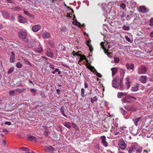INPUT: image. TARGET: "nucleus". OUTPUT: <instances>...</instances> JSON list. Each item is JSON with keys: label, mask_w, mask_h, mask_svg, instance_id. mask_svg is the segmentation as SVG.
<instances>
[{"label": "nucleus", "mask_w": 153, "mask_h": 153, "mask_svg": "<svg viewBox=\"0 0 153 153\" xmlns=\"http://www.w3.org/2000/svg\"><path fill=\"white\" fill-rule=\"evenodd\" d=\"M22 66V64L20 62H17L16 64V66L17 68H21Z\"/></svg>", "instance_id": "473e14b6"}, {"label": "nucleus", "mask_w": 153, "mask_h": 153, "mask_svg": "<svg viewBox=\"0 0 153 153\" xmlns=\"http://www.w3.org/2000/svg\"><path fill=\"white\" fill-rule=\"evenodd\" d=\"M120 85V86L119 87V89L120 90H124L125 88H126V87H124L123 85H122V83L121 84V82L120 83V85Z\"/></svg>", "instance_id": "e433bc0d"}, {"label": "nucleus", "mask_w": 153, "mask_h": 153, "mask_svg": "<svg viewBox=\"0 0 153 153\" xmlns=\"http://www.w3.org/2000/svg\"><path fill=\"white\" fill-rule=\"evenodd\" d=\"M77 22H78V21H77V20H74L73 22V24L74 25H76V24L77 23Z\"/></svg>", "instance_id": "338daca9"}, {"label": "nucleus", "mask_w": 153, "mask_h": 153, "mask_svg": "<svg viewBox=\"0 0 153 153\" xmlns=\"http://www.w3.org/2000/svg\"><path fill=\"white\" fill-rule=\"evenodd\" d=\"M120 7L123 9H124L126 7L125 4L124 3H122L120 5Z\"/></svg>", "instance_id": "3c124183"}, {"label": "nucleus", "mask_w": 153, "mask_h": 153, "mask_svg": "<svg viewBox=\"0 0 153 153\" xmlns=\"http://www.w3.org/2000/svg\"><path fill=\"white\" fill-rule=\"evenodd\" d=\"M31 92L33 94V95H35V93L36 92V90L35 89L32 88L30 90Z\"/></svg>", "instance_id": "ea45409f"}, {"label": "nucleus", "mask_w": 153, "mask_h": 153, "mask_svg": "<svg viewBox=\"0 0 153 153\" xmlns=\"http://www.w3.org/2000/svg\"><path fill=\"white\" fill-rule=\"evenodd\" d=\"M1 131L5 133L6 134L8 133V131L6 129H1Z\"/></svg>", "instance_id": "864d4df0"}, {"label": "nucleus", "mask_w": 153, "mask_h": 153, "mask_svg": "<svg viewBox=\"0 0 153 153\" xmlns=\"http://www.w3.org/2000/svg\"><path fill=\"white\" fill-rule=\"evenodd\" d=\"M18 35L19 38L23 39H25L27 36L26 30L22 29L19 30L18 32Z\"/></svg>", "instance_id": "f03ea898"}, {"label": "nucleus", "mask_w": 153, "mask_h": 153, "mask_svg": "<svg viewBox=\"0 0 153 153\" xmlns=\"http://www.w3.org/2000/svg\"><path fill=\"white\" fill-rule=\"evenodd\" d=\"M86 95L85 94V90L83 88H82L81 89V96L83 98Z\"/></svg>", "instance_id": "c756f323"}, {"label": "nucleus", "mask_w": 153, "mask_h": 153, "mask_svg": "<svg viewBox=\"0 0 153 153\" xmlns=\"http://www.w3.org/2000/svg\"><path fill=\"white\" fill-rule=\"evenodd\" d=\"M120 73L122 76H124L125 73V71L123 69H121L120 71Z\"/></svg>", "instance_id": "49530a36"}, {"label": "nucleus", "mask_w": 153, "mask_h": 153, "mask_svg": "<svg viewBox=\"0 0 153 153\" xmlns=\"http://www.w3.org/2000/svg\"><path fill=\"white\" fill-rule=\"evenodd\" d=\"M44 150L47 152L52 153L55 151V148L52 146H47L45 147Z\"/></svg>", "instance_id": "423d86ee"}, {"label": "nucleus", "mask_w": 153, "mask_h": 153, "mask_svg": "<svg viewBox=\"0 0 153 153\" xmlns=\"http://www.w3.org/2000/svg\"><path fill=\"white\" fill-rule=\"evenodd\" d=\"M127 128L125 126H123L121 127V129H122V130L121 131L123 132H127L128 131V130L126 129Z\"/></svg>", "instance_id": "72a5a7b5"}, {"label": "nucleus", "mask_w": 153, "mask_h": 153, "mask_svg": "<svg viewBox=\"0 0 153 153\" xmlns=\"http://www.w3.org/2000/svg\"><path fill=\"white\" fill-rule=\"evenodd\" d=\"M126 149L128 153H141L143 150V147L137 143L132 144L131 146L126 148Z\"/></svg>", "instance_id": "f257e3e1"}, {"label": "nucleus", "mask_w": 153, "mask_h": 153, "mask_svg": "<svg viewBox=\"0 0 153 153\" xmlns=\"http://www.w3.org/2000/svg\"><path fill=\"white\" fill-rule=\"evenodd\" d=\"M111 70L112 76H114L117 72V69L116 68H113L111 69Z\"/></svg>", "instance_id": "393cba45"}, {"label": "nucleus", "mask_w": 153, "mask_h": 153, "mask_svg": "<svg viewBox=\"0 0 153 153\" xmlns=\"http://www.w3.org/2000/svg\"><path fill=\"white\" fill-rule=\"evenodd\" d=\"M114 62L115 63H117L119 62L120 60L119 58L115 57H114Z\"/></svg>", "instance_id": "4c0bfd02"}, {"label": "nucleus", "mask_w": 153, "mask_h": 153, "mask_svg": "<svg viewBox=\"0 0 153 153\" xmlns=\"http://www.w3.org/2000/svg\"><path fill=\"white\" fill-rule=\"evenodd\" d=\"M2 143L4 145H5L7 144L6 141L4 140H3L2 141Z\"/></svg>", "instance_id": "0e129e2a"}, {"label": "nucleus", "mask_w": 153, "mask_h": 153, "mask_svg": "<svg viewBox=\"0 0 153 153\" xmlns=\"http://www.w3.org/2000/svg\"><path fill=\"white\" fill-rule=\"evenodd\" d=\"M12 9L15 11H19L21 10V8L19 7L16 6L12 8Z\"/></svg>", "instance_id": "c9c22d12"}, {"label": "nucleus", "mask_w": 153, "mask_h": 153, "mask_svg": "<svg viewBox=\"0 0 153 153\" xmlns=\"http://www.w3.org/2000/svg\"><path fill=\"white\" fill-rule=\"evenodd\" d=\"M41 28V26L40 25H35L32 27V30L33 32H36L40 30Z\"/></svg>", "instance_id": "9b49d317"}, {"label": "nucleus", "mask_w": 153, "mask_h": 153, "mask_svg": "<svg viewBox=\"0 0 153 153\" xmlns=\"http://www.w3.org/2000/svg\"><path fill=\"white\" fill-rule=\"evenodd\" d=\"M150 25L153 27V18H151L150 21Z\"/></svg>", "instance_id": "de8ad7c7"}, {"label": "nucleus", "mask_w": 153, "mask_h": 153, "mask_svg": "<svg viewBox=\"0 0 153 153\" xmlns=\"http://www.w3.org/2000/svg\"><path fill=\"white\" fill-rule=\"evenodd\" d=\"M108 50H106L104 51V52L109 57L111 58L112 57V54L111 53L108 52Z\"/></svg>", "instance_id": "c85d7f7f"}, {"label": "nucleus", "mask_w": 153, "mask_h": 153, "mask_svg": "<svg viewBox=\"0 0 153 153\" xmlns=\"http://www.w3.org/2000/svg\"><path fill=\"white\" fill-rule=\"evenodd\" d=\"M17 19L18 21L20 23H25L27 22V19L19 14L18 15Z\"/></svg>", "instance_id": "1a4fd4ad"}, {"label": "nucleus", "mask_w": 153, "mask_h": 153, "mask_svg": "<svg viewBox=\"0 0 153 153\" xmlns=\"http://www.w3.org/2000/svg\"><path fill=\"white\" fill-rule=\"evenodd\" d=\"M25 41L27 42V47L28 48H31L34 45V41L33 40H29L26 39Z\"/></svg>", "instance_id": "6e6552de"}, {"label": "nucleus", "mask_w": 153, "mask_h": 153, "mask_svg": "<svg viewBox=\"0 0 153 153\" xmlns=\"http://www.w3.org/2000/svg\"><path fill=\"white\" fill-rule=\"evenodd\" d=\"M142 117H136L134 118L133 119V120L134 122V123L136 126H138V123L139 120Z\"/></svg>", "instance_id": "aec40b11"}, {"label": "nucleus", "mask_w": 153, "mask_h": 153, "mask_svg": "<svg viewBox=\"0 0 153 153\" xmlns=\"http://www.w3.org/2000/svg\"><path fill=\"white\" fill-rule=\"evenodd\" d=\"M63 125L66 127L70 128L71 126V123L69 122H65L63 124Z\"/></svg>", "instance_id": "4be33fe9"}, {"label": "nucleus", "mask_w": 153, "mask_h": 153, "mask_svg": "<svg viewBox=\"0 0 153 153\" xmlns=\"http://www.w3.org/2000/svg\"><path fill=\"white\" fill-rule=\"evenodd\" d=\"M59 68H56L55 69V70L52 71L51 73L53 74H54L56 72H58V71H59Z\"/></svg>", "instance_id": "13d9d810"}, {"label": "nucleus", "mask_w": 153, "mask_h": 153, "mask_svg": "<svg viewBox=\"0 0 153 153\" xmlns=\"http://www.w3.org/2000/svg\"><path fill=\"white\" fill-rule=\"evenodd\" d=\"M126 66L128 70H133L134 68V65L133 64L128 63L126 64Z\"/></svg>", "instance_id": "f3484780"}, {"label": "nucleus", "mask_w": 153, "mask_h": 153, "mask_svg": "<svg viewBox=\"0 0 153 153\" xmlns=\"http://www.w3.org/2000/svg\"><path fill=\"white\" fill-rule=\"evenodd\" d=\"M42 36L44 38L48 39L50 37L51 35L49 33L46 32L42 34Z\"/></svg>", "instance_id": "dca6fc26"}, {"label": "nucleus", "mask_w": 153, "mask_h": 153, "mask_svg": "<svg viewBox=\"0 0 153 153\" xmlns=\"http://www.w3.org/2000/svg\"><path fill=\"white\" fill-rule=\"evenodd\" d=\"M139 84H137L134 87H132L131 88V91H135L138 90Z\"/></svg>", "instance_id": "5701e85b"}, {"label": "nucleus", "mask_w": 153, "mask_h": 153, "mask_svg": "<svg viewBox=\"0 0 153 153\" xmlns=\"http://www.w3.org/2000/svg\"><path fill=\"white\" fill-rule=\"evenodd\" d=\"M2 15L6 19H8L9 18V16L8 12L6 11L3 12Z\"/></svg>", "instance_id": "b1692460"}, {"label": "nucleus", "mask_w": 153, "mask_h": 153, "mask_svg": "<svg viewBox=\"0 0 153 153\" xmlns=\"http://www.w3.org/2000/svg\"><path fill=\"white\" fill-rule=\"evenodd\" d=\"M100 139L101 140V142L103 146L105 147H107L108 146V143L106 141V137L105 136H102L100 137Z\"/></svg>", "instance_id": "9d476101"}, {"label": "nucleus", "mask_w": 153, "mask_h": 153, "mask_svg": "<svg viewBox=\"0 0 153 153\" xmlns=\"http://www.w3.org/2000/svg\"><path fill=\"white\" fill-rule=\"evenodd\" d=\"M125 108L128 111H135L137 108L133 106H125Z\"/></svg>", "instance_id": "ddd939ff"}, {"label": "nucleus", "mask_w": 153, "mask_h": 153, "mask_svg": "<svg viewBox=\"0 0 153 153\" xmlns=\"http://www.w3.org/2000/svg\"><path fill=\"white\" fill-rule=\"evenodd\" d=\"M94 73V74H96V73H97V76L99 77H102V75L101 74L99 73H97V72L96 71H95L93 72Z\"/></svg>", "instance_id": "5fc2aeb1"}, {"label": "nucleus", "mask_w": 153, "mask_h": 153, "mask_svg": "<svg viewBox=\"0 0 153 153\" xmlns=\"http://www.w3.org/2000/svg\"><path fill=\"white\" fill-rule=\"evenodd\" d=\"M15 90H11L9 91V93L10 95L13 96L15 93Z\"/></svg>", "instance_id": "8fccbe9b"}, {"label": "nucleus", "mask_w": 153, "mask_h": 153, "mask_svg": "<svg viewBox=\"0 0 153 153\" xmlns=\"http://www.w3.org/2000/svg\"><path fill=\"white\" fill-rule=\"evenodd\" d=\"M139 80L143 83H146L147 80V77L146 76H141L139 78Z\"/></svg>", "instance_id": "f8f14e48"}, {"label": "nucleus", "mask_w": 153, "mask_h": 153, "mask_svg": "<svg viewBox=\"0 0 153 153\" xmlns=\"http://www.w3.org/2000/svg\"><path fill=\"white\" fill-rule=\"evenodd\" d=\"M121 113L123 114L124 116L126 115L127 113V111H126L123 108H121L120 109Z\"/></svg>", "instance_id": "2f4dec72"}, {"label": "nucleus", "mask_w": 153, "mask_h": 153, "mask_svg": "<svg viewBox=\"0 0 153 153\" xmlns=\"http://www.w3.org/2000/svg\"><path fill=\"white\" fill-rule=\"evenodd\" d=\"M118 145L121 149L123 150L126 147V144L125 141L123 139H120L119 140Z\"/></svg>", "instance_id": "39448f33"}, {"label": "nucleus", "mask_w": 153, "mask_h": 153, "mask_svg": "<svg viewBox=\"0 0 153 153\" xmlns=\"http://www.w3.org/2000/svg\"><path fill=\"white\" fill-rule=\"evenodd\" d=\"M6 2L11 4L14 3V0H6Z\"/></svg>", "instance_id": "4d7b16f0"}, {"label": "nucleus", "mask_w": 153, "mask_h": 153, "mask_svg": "<svg viewBox=\"0 0 153 153\" xmlns=\"http://www.w3.org/2000/svg\"><path fill=\"white\" fill-rule=\"evenodd\" d=\"M47 55L50 57L53 58L54 56L53 52L50 49H48L46 50Z\"/></svg>", "instance_id": "4468645a"}, {"label": "nucleus", "mask_w": 153, "mask_h": 153, "mask_svg": "<svg viewBox=\"0 0 153 153\" xmlns=\"http://www.w3.org/2000/svg\"><path fill=\"white\" fill-rule=\"evenodd\" d=\"M147 72V69L144 65H142L138 69V73L140 74H146Z\"/></svg>", "instance_id": "20e7f679"}, {"label": "nucleus", "mask_w": 153, "mask_h": 153, "mask_svg": "<svg viewBox=\"0 0 153 153\" xmlns=\"http://www.w3.org/2000/svg\"><path fill=\"white\" fill-rule=\"evenodd\" d=\"M27 137L28 140L30 141L36 140V137H35L32 135H29Z\"/></svg>", "instance_id": "cd10ccee"}, {"label": "nucleus", "mask_w": 153, "mask_h": 153, "mask_svg": "<svg viewBox=\"0 0 153 153\" xmlns=\"http://www.w3.org/2000/svg\"><path fill=\"white\" fill-rule=\"evenodd\" d=\"M36 51L39 53H41L43 51V48L40 44H39V46L38 48L36 49Z\"/></svg>", "instance_id": "412c9836"}, {"label": "nucleus", "mask_w": 153, "mask_h": 153, "mask_svg": "<svg viewBox=\"0 0 153 153\" xmlns=\"http://www.w3.org/2000/svg\"><path fill=\"white\" fill-rule=\"evenodd\" d=\"M48 42L49 44L51 46V47H53L54 43L51 40L49 41Z\"/></svg>", "instance_id": "a18cd8bd"}, {"label": "nucleus", "mask_w": 153, "mask_h": 153, "mask_svg": "<svg viewBox=\"0 0 153 153\" xmlns=\"http://www.w3.org/2000/svg\"><path fill=\"white\" fill-rule=\"evenodd\" d=\"M106 4H104V3L102 4V8L103 10H107L105 8V6H106Z\"/></svg>", "instance_id": "bf43d9fd"}, {"label": "nucleus", "mask_w": 153, "mask_h": 153, "mask_svg": "<svg viewBox=\"0 0 153 153\" xmlns=\"http://www.w3.org/2000/svg\"><path fill=\"white\" fill-rule=\"evenodd\" d=\"M48 64H49V67L51 68L53 70H54L55 69V66L53 64H52L51 63H48Z\"/></svg>", "instance_id": "37998d69"}, {"label": "nucleus", "mask_w": 153, "mask_h": 153, "mask_svg": "<svg viewBox=\"0 0 153 153\" xmlns=\"http://www.w3.org/2000/svg\"><path fill=\"white\" fill-rule=\"evenodd\" d=\"M90 100L91 103L93 104L94 102L97 101L98 100V98L97 96H95L93 98H91Z\"/></svg>", "instance_id": "bb28decb"}, {"label": "nucleus", "mask_w": 153, "mask_h": 153, "mask_svg": "<svg viewBox=\"0 0 153 153\" xmlns=\"http://www.w3.org/2000/svg\"><path fill=\"white\" fill-rule=\"evenodd\" d=\"M20 149H22L24 151H28L29 149L28 148L26 147H22L20 148Z\"/></svg>", "instance_id": "a19ab883"}, {"label": "nucleus", "mask_w": 153, "mask_h": 153, "mask_svg": "<svg viewBox=\"0 0 153 153\" xmlns=\"http://www.w3.org/2000/svg\"><path fill=\"white\" fill-rule=\"evenodd\" d=\"M77 53H76L75 54L76 55H78V56H80L79 61L78 62V63H79L81 62L84 59L86 60V58L84 55H82L80 54L78 55Z\"/></svg>", "instance_id": "6ab92c4d"}, {"label": "nucleus", "mask_w": 153, "mask_h": 153, "mask_svg": "<svg viewBox=\"0 0 153 153\" xmlns=\"http://www.w3.org/2000/svg\"><path fill=\"white\" fill-rule=\"evenodd\" d=\"M4 124H5V125H8V126H10V125H11V123L10 122L7 121V122H5Z\"/></svg>", "instance_id": "680f3d73"}, {"label": "nucleus", "mask_w": 153, "mask_h": 153, "mask_svg": "<svg viewBox=\"0 0 153 153\" xmlns=\"http://www.w3.org/2000/svg\"><path fill=\"white\" fill-rule=\"evenodd\" d=\"M49 134H50L48 130H46L44 132V135L45 136L48 137Z\"/></svg>", "instance_id": "58836bf2"}, {"label": "nucleus", "mask_w": 153, "mask_h": 153, "mask_svg": "<svg viewBox=\"0 0 153 153\" xmlns=\"http://www.w3.org/2000/svg\"><path fill=\"white\" fill-rule=\"evenodd\" d=\"M24 60L26 64H29L30 65V62L27 60V59H24Z\"/></svg>", "instance_id": "69168bd1"}, {"label": "nucleus", "mask_w": 153, "mask_h": 153, "mask_svg": "<svg viewBox=\"0 0 153 153\" xmlns=\"http://www.w3.org/2000/svg\"><path fill=\"white\" fill-rule=\"evenodd\" d=\"M126 95V93L123 92H118L117 93V96L119 98H121L123 96Z\"/></svg>", "instance_id": "7c9ffc66"}, {"label": "nucleus", "mask_w": 153, "mask_h": 153, "mask_svg": "<svg viewBox=\"0 0 153 153\" xmlns=\"http://www.w3.org/2000/svg\"><path fill=\"white\" fill-rule=\"evenodd\" d=\"M100 45L102 47V48L104 50V51H105V50H106V49L105 48L104 45L102 42H101L100 43Z\"/></svg>", "instance_id": "603ef678"}, {"label": "nucleus", "mask_w": 153, "mask_h": 153, "mask_svg": "<svg viewBox=\"0 0 153 153\" xmlns=\"http://www.w3.org/2000/svg\"><path fill=\"white\" fill-rule=\"evenodd\" d=\"M150 35L151 37L153 38V31H152L150 32Z\"/></svg>", "instance_id": "774afa93"}, {"label": "nucleus", "mask_w": 153, "mask_h": 153, "mask_svg": "<svg viewBox=\"0 0 153 153\" xmlns=\"http://www.w3.org/2000/svg\"><path fill=\"white\" fill-rule=\"evenodd\" d=\"M89 47V50L91 52H92L93 50L92 46H90Z\"/></svg>", "instance_id": "e2e57ef3"}, {"label": "nucleus", "mask_w": 153, "mask_h": 153, "mask_svg": "<svg viewBox=\"0 0 153 153\" xmlns=\"http://www.w3.org/2000/svg\"><path fill=\"white\" fill-rule=\"evenodd\" d=\"M60 110H61V112L62 114V115H63L64 116H65L66 117H67L66 115L65 114L64 110H63V108H61L60 109Z\"/></svg>", "instance_id": "79ce46f5"}, {"label": "nucleus", "mask_w": 153, "mask_h": 153, "mask_svg": "<svg viewBox=\"0 0 153 153\" xmlns=\"http://www.w3.org/2000/svg\"><path fill=\"white\" fill-rule=\"evenodd\" d=\"M119 77L115 78L112 81V85L114 88H116L119 85L121 82Z\"/></svg>", "instance_id": "7ed1b4c3"}, {"label": "nucleus", "mask_w": 153, "mask_h": 153, "mask_svg": "<svg viewBox=\"0 0 153 153\" xmlns=\"http://www.w3.org/2000/svg\"><path fill=\"white\" fill-rule=\"evenodd\" d=\"M122 28L125 30L128 31L130 29V27L129 26H126L125 25H124L123 26Z\"/></svg>", "instance_id": "f704fd0d"}, {"label": "nucleus", "mask_w": 153, "mask_h": 153, "mask_svg": "<svg viewBox=\"0 0 153 153\" xmlns=\"http://www.w3.org/2000/svg\"><path fill=\"white\" fill-rule=\"evenodd\" d=\"M139 11L142 13H145L149 11V9L144 6H140L138 10Z\"/></svg>", "instance_id": "0eeeda50"}, {"label": "nucleus", "mask_w": 153, "mask_h": 153, "mask_svg": "<svg viewBox=\"0 0 153 153\" xmlns=\"http://www.w3.org/2000/svg\"><path fill=\"white\" fill-rule=\"evenodd\" d=\"M86 44H87V45L88 47H89L90 46H91V41H87L86 42Z\"/></svg>", "instance_id": "052dcab7"}, {"label": "nucleus", "mask_w": 153, "mask_h": 153, "mask_svg": "<svg viewBox=\"0 0 153 153\" xmlns=\"http://www.w3.org/2000/svg\"><path fill=\"white\" fill-rule=\"evenodd\" d=\"M23 10L24 13L27 16H30L31 15V14L29 13L27 11L25 10V9H23Z\"/></svg>", "instance_id": "c03bdc74"}, {"label": "nucleus", "mask_w": 153, "mask_h": 153, "mask_svg": "<svg viewBox=\"0 0 153 153\" xmlns=\"http://www.w3.org/2000/svg\"><path fill=\"white\" fill-rule=\"evenodd\" d=\"M26 89L25 88H17L15 90V91L19 93H21L24 91Z\"/></svg>", "instance_id": "a878e982"}, {"label": "nucleus", "mask_w": 153, "mask_h": 153, "mask_svg": "<svg viewBox=\"0 0 153 153\" xmlns=\"http://www.w3.org/2000/svg\"><path fill=\"white\" fill-rule=\"evenodd\" d=\"M125 84L127 89H128L130 86V81L129 78L127 77L125 79Z\"/></svg>", "instance_id": "2eb2a0df"}, {"label": "nucleus", "mask_w": 153, "mask_h": 153, "mask_svg": "<svg viewBox=\"0 0 153 153\" xmlns=\"http://www.w3.org/2000/svg\"><path fill=\"white\" fill-rule=\"evenodd\" d=\"M125 38L128 42H131V40L130 39L129 37L128 36H125Z\"/></svg>", "instance_id": "6e6d98bb"}, {"label": "nucleus", "mask_w": 153, "mask_h": 153, "mask_svg": "<svg viewBox=\"0 0 153 153\" xmlns=\"http://www.w3.org/2000/svg\"><path fill=\"white\" fill-rule=\"evenodd\" d=\"M11 55L10 56V62L11 63H13L15 61V53L13 52H11Z\"/></svg>", "instance_id": "a211bd4d"}, {"label": "nucleus", "mask_w": 153, "mask_h": 153, "mask_svg": "<svg viewBox=\"0 0 153 153\" xmlns=\"http://www.w3.org/2000/svg\"><path fill=\"white\" fill-rule=\"evenodd\" d=\"M14 70V68H10L8 71V73L9 74L12 73Z\"/></svg>", "instance_id": "09e8293b"}]
</instances>
